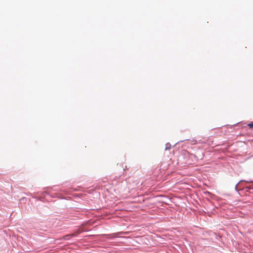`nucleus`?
Wrapping results in <instances>:
<instances>
[{
    "label": "nucleus",
    "instance_id": "obj_1",
    "mask_svg": "<svg viewBox=\"0 0 253 253\" xmlns=\"http://www.w3.org/2000/svg\"><path fill=\"white\" fill-rule=\"evenodd\" d=\"M74 235L72 234V235H66L64 237V240H69V239L71 237H73L74 236Z\"/></svg>",
    "mask_w": 253,
    "mask_h": 253
},
{
    "label": "nucleus",
    "instance_id": "obj_2",
    "mask_svg": "<svg viewBox=\"0 0 253 253\" xmlns=\"http://www.w3.org/2000/svg\"><path fill=\"white\" fill-rule=\"evenodd\" d=\"M170 148H171V145L170 144V143H167L166 144V148H165V150H169Z\"/></svg>",
    "mask_w": 253,
    "mask_h": 253
},
{
    "label": "nucleus",
    "instance_id": "obj_3",
    "mask_svg": "<svg viewBox=\"0 0 253 253\" xmlns=\"http://www.w3.org/2000/svg\"><path fill=\"white\" fill-rule=\"evenodd\" d=\"M248 126L250 127H253V123L249 124Z\"/></svg>",
    "mask_w": 253,
    "mask_h": 253
},
{
    "label": "nucleus",
    "instance_id": "obj_4",
    "mask_svg": "<svg viewBox=\"0 0 253 253\" xmlns=\"http://www.w3.org/2000/svg\"><path fill=\"white\" fill-rule=\"evenodd\" d=\"M246 182L253 183V180H250L249 181H247Z\"/></svg>",
    "mask_w": 253,
    "mask_h": 253
},
{
    "label": "nucleus",
    "instance_id": "obj_5",
    "mask_svg": "<svg viewBox=\"0 0 253 253\" xmlns=\"http://www.w3.org/2000/svg\"><path fill=\"white\" fill-rule=\"evenodd\" d=\"M237 185H238V184H236V186H235V189H237Z\"/></svg>",
    "mask_w": 253,
    "mask_h": 253
}]
</instances>
